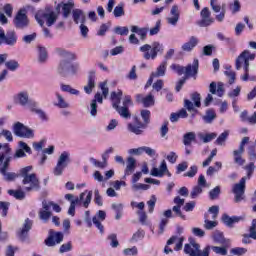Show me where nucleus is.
<instances>
[{"label":"nucleus","instance_id":"1","mask_svg":"<svg viewBox=\"0 0 256 256\" xmlns=\"http://www.w3.org/2000/svg\"><path fill=\"white\" fill-rule=\"evenodd\" d=\"M55 52L59 57H61V60L57 67V73L60 74L61 77H71L79 73V63L71 62L77 59L75 53L63 48H56Z\"/></svg>","mask_w":256,"mask_h":256},{"label":"nucleus","instance_id":"2","mask_svg":"<svg viewBox=\"0 0 256 256\" xmlns=\"http://www.w3.org/2000/svg\"><path fill=\"white\" fill-rule=\"evenodd\" d=\"M110 99L112 102L113 109L117 111L120 117H123V119H131V112H129V105H133V100H131L130 95H126L123 98V91L117 90V91L111 92ZM121 99H123V102H122L123 106H120Z\"/></svg>","mask_w":256,"mask_h":256},{"label":"nucleus","instance_id":"3","mask_svg":"<svg viewBox=\"0 0 256 256\" xmlns=\"http://www.w3.org/2000/svg\"><path fill=\"white\" fill-rule=\"evenodd\" d=\"M33 166H26L19 170V175L22 177V185L26 193L31 191H41V182L37 178V174L31 173Z\"/></svg>","mask_w":256,"mask_h":256},{"label":"nucleus","instance_id":"4","mask_svg":"<svg viewBox=\"0 0 256 256\" xmlns=\"http://www.w3.org/2000/svg\"><path fill=\"white\" fill-rule=\"evenodd\" d=\"M164 49L163 44L159 42L152 43V46L145 44L140 47V51L144 53L143 57L146 61H149V59H157L158 53H163Z\"/></svg>","mask_w":256,"mask_h":256},{"label":"nucleus","instance_id":"5","mask_svg":"<svg viewBox=\"0 0 256 256\" xmlns=\"http://www.w3.org/2000/svg\"><path fill=\"white\" fill-rule=\"evenodd\" d=\"M209 91L210 93L207 94L204 99V107H209L211 103H213V95H217L218 97H223V95H225V84H223V82H211Z\"/></svg>","mask_w":256,"mask_h":256},{"label":"nucleus","instance_id":"6","mask_svg":"<svg viewBox=\"0 0 256 256\" xmlns=\"http://www.w3.org/2000/svg\"><path fill=\"white\" fill-rule=\"evenodd\" d=\"M249 61H255V54L251 53L249 50H244L235 60L236 71H247L250 67Z\"/></svg>","mask_w":256,"mask_h":256},{"label":"nucleus","instance_id":"7","mask_svg":"<svg viewBox=\"0 0 256 256\" xmlns=\"http://www.w3.org/2000/svg\"><path fill=\"white\" fill-rule=\"evenodd\" d=\"M15 29L19 31H24L30 25L29 17L27 16V10L25 8L20 9L14 17L13 20Z\"/></svg>","mask_w":256,"mask_h":256},{"label":"nucleus","instance_id":"8","mask_svg":"<svg viewBox=\"0 0 256 256\" xmlns=\"http://www.w3.org/2000/svg\"><path fill=\"white\" fill-rule=\"evenodd\" d=\"M35 19L40 27H43V25H45V21H46V25L48 27H51L52 25H55V21H57V13H55L54 11H51V12L39 11L35 15ZM43 19H45V21H43Z\"/></svg>","mask_w":256,"mask_h":256},{"label":"nucleus","instance_id":"9","mask_svg":"<svg viewBox=\"0 0 256 256\" xmlns=\"http://www.w3.org/2000/svg\"><path fill=\"white\" fill-rule=\"evenodd\" d=\"M12 131L16 137H21L23 139H33V137H35L33 129L25 126V124L21 122H16L13 125Z\"/></svg>","mask_w":256,"mask_h":256},{"label":"nucleus","instance_id":"10","mask_svg":"<svg viewBox=\"0 0 256 256\" xmlns=\"http://www.w3.org/2000/svg\"><path fill=\"white\" fill-rule=\"evenodd\" d=\"M199 247L200 246L197 243L185 244L184 253L190 256H209V251H211V246H207L206 248H204L202 252L201 250H199Z\"/></svg>","mask_w":256,"mask_h":256},{"label":"nucleus","instance_id":"11","mask_svg":"<svg viewBox=\"0 0 256 256\" xmlns=\"http://www.w3.org/2000/svg\"><path fill=\"white\" fill-rule=\"evenodd\" d=\"M70 154L69 152L64 151L58 158V162L56 164V167L53 170V173L56 177H59V175H63V171H65V168L70 163Z\"/></svg>","mask_w":256,"mask_h":256},{"label":"nucleus","instance_id":"12","mask_svg":"<svg viewBox=\"0 0 256 256\" xmlns=\"http://www.w3.org/2000/svg\"><path fill=\"white\" fill-rule=\"evenodd\" d=\"M247 183V177L241 178L239 183L235 184L232 188V192L235 195V203H241L245 199V184Z\"/></svg>","mask_w":256,"mask_h":256},{"label":"nucleus","instance_id":"13","mask_svg":"<svg viewBox=\"0 0 256 256\" xmlns=\"http://www.w3.org/2000/svg\"><path fill=\"white\" fill-rule=\"evenodd\" d=\"M184 107L189 113L197 111L195 107H201V94H199V92H194L191 94V100L184 99Z\"/></svg>","mask_w":256,"mask_h":256},{"label":"nucleus","instance_id":"14","mask_svg":"<svg viewBox=\"0 0 256 256\" xmlns=\"http://www.w3.org/2000/svg\"><path fill=\"white\" fill-rule=\"evenodd\" d=\"M5 43L6 45H9L10 47H13L17 43V33H15L14 30H11L7 32L5 35V31L0 28V45H3Z\"/></svg>","mask_w":256,"mask_h":256},{"label":"nucleus","instance_id":"15","mask_svg":"<svg viewBox=\"0 0 256 256\" xmlns=\"http://www.w3.org/2000/svg\"><path fill=\"white\" fill-rule=\"evenodd\" d=\"M14 103L21 107H29L31 109L34 102L29 99V93L27 91H22L14 96Z\"/></svg>","mask_w":256,"mask_h":256},{"label":"nucleus","instance_id":"16","mask_svg":"<svg viewBox=\"0 0 256 256\" xmlns=\"http://www.w3.org/2000/svg\"><path fill=\"white\" fill-rule=\"evenodd\" d=\"M180 17L181 12L179 11V6L175 4L171 7L170 13L166 18V22L168 25H171L172 27H177V23H179Z\"/></svg>","mask_w":256,"mask_h":256},{"label":"nucleus","instance_id":"17","mask_svg":"<svg viewBox=\"0 0 256 256\" xmlns=\"http://www.w3.org/2000/svg\"><path fill=\"white\" fill-rule=\"evenodd\" d=\"M63 238V232L50 231L48 239L45 240V245L47 247H55V245L63 243Z\"/></svg>","mask_w":256,"mask_h":256},{"label":"nucleus","instance_id":"18","mask_svg":"<svg viewBox=\"0 0 256 256\" xmlns=\"http://www.w3.org/2000/svg\"><path fill=\"white\" fill-rule=\"evenodd\" d=\"M11 148H7L5 152L0 153V173L9 170L11 164Z\"/></svg>","mask_w":256,"mask_h":256},{"label":"nucleus","instance_id":"19","mask_svg":"<svg viewBox=\"0 0 256 256\" xmlns=\"http://www.w3.org/2000/svg\"><path fill=\"white\" fill-rule=\"evenodd\" d=\"M167 175V177H171V172H169V169L167 168V162L165 160H162L160 163L159 168H152L150 175L152 177H163V175Z\"/></svg>","mask_w":256,"mask_h":256},{"label":"nucleus","instance_id":"20","mask_svg":"<svg viewBox=\"0 0 256 256\" xmlns=\"http://www.w3.org/2000/svg\"><path fill=\"white\" fill-rule=\"evenodd\" d=\"M197 73H199V60L194 59L192 64H188L186 67H184V78L189 79V77H195Z\"/></svg>","mask_w":256,"mask_h":256},{"label":"nucleus","instance_id":"21","mask_svg":"<svg viewBox=\"0 0 256 256\" xmlns=\"http://www.w3.org/2000/svg\"><path fill=\"white\" fill-rule=\"evenodd\" d=\"M162 218L160 220L159 223V235H163V233H165V227H167L168 223H169V219L175 217L173 215V212L171 211V209H168L166 211H164V213L162 214Z\"/></svg>","mask_w":256,"mask_h":256},{"label":"nucleus","instance_id":"22","mask_svg":"<svg viewBox=\"0 0 256 256\" xmlns=\"http://www.w3.org/2000/svg\"><path fill=\"white\" fill-rule=\"evenodd\" d=\"M135 124H128V131L134 133V135H143V129H146L147 125L139 121V118L135 117Z\"/></svg>","mask_w":256,"mask_h":256},{"label":"nucleus","instance_id":"23","mask_svg":"<svg viewBox=\"0 0 256 256\" xmlns=\"http://www.w3.org/2000/svg\"><path fill=\"white\" fill-rule=\"evenodd\" d=\"M72 19L76 25H79V23L80 25L87 23V15L79 8L72 10Z\"/></svg>","mask_w":256,"mask_h":256},{"label":"nucleus","instance_id":"24","mask_svg":"<svg viewBox=\"0 0 256 256\" xmlns=\"http://www.w3.org/2000/svg\"><path fill=\"white\" fill-rule=\"evenodd\" d=\"M245 217L243 216H229L227 214L222 215V222L226 227H233L235 223H240V221H244Z\"/></svg>","mask_w":256,"mask_h":256},{"label":"nucleus","instance_id":"25","mask_svg":"<svg viewBox=\"0 0 256 256\" xmlns=\"http://www.w3.org/2000/svg\"><path fill=\"white\" fill-rule=\"evenodd\" d=\"M31 227H33V221L27 218L24 222L22 230L18 233L20 241H25L27 239L29 231H31Z\"/></svg>","mask_w":256,"mask_h":256},{"label":"nucleus","instance_id":"26","mask_svg":"<svg viewBox=\"0 0 256 256\" xmlns=\"http://www.w3.org/2000/svg\"><path fill=\"white\" fill-rule=\"evenodd\" d=\"M30 111L31 113H35V115H38L39 119L41 121H49V115L45 110L37 107V103L33 102L32 105L30 106Z\"/></svg>","mask_w":256,"mask_h":256},{"label":"nucleus","instance_id":"27","mask_svg":"<svg viewBox=\"0 0 256 256\" xmlns=\"http://www.w3.org/2000/svg\"><path fill=\"white\" fill-rule=\"evenodd\" d=\"M106 217L107 213H105V211L103 210H99L96 213V216L92 218V222L94 223V225H96L97 229H99L100 233H103V224H101L100 221H105Z\"/></svg>","mask_w":256,"mask_h":256},{"label":"nucleus","instance_id":"28","mask_svg":"<svg viewBox=\"0 0 256 256\" xmlns=\"http://www.w3.org/2000/svg\"><path fill=\"white\" fill-rule=\"evenodd\" d=\"M212 240L214 241V243H216L217 245H229V240L225 238V236L223 235V232L219 231V230H215L212 233Z\"/></svg>","mask_w":256,"mask_h":256},{"label":"nucleus","instance_id":"29","mask_svg":"<svg viewBox=\"0 0 256 256\" xmlns=\"http://www.w3.org/2000/svg\"><path fill=\"white\" fill-rule=\"evenodd\" d=\"M199 43V39L195 36H191L188 42H185L182 46L181 49L184 51V53H191L195 47H197V44Z\"/></svg>","mask_w":256,"mask_h":256},{"label":"nucleus","instance_id":"30","mask_svg":"<svg viewBox=\"0 0 256 256\" xmlns=\"http://www.w3.org/2000/svg\"><path fill=\"white\" fill-rule=\"evenodd\" d=\"M95 79V72H90L88 75L87 85L84 86V91L87 95H91V93H93V88L97 85Z\"/></svg>","mask_w":256,"mask_h":256},{"label":"nucleus","instance_id":"31","mask_svg":"<svg viewBox=\"0 0 256 256\" xmlns=\"http://www.w3.org/2000/svg\"><path fill=\"white\" fill-rule=\"evenodd\" d=\"M85 195H87V191L82 192L80 194V197H76L73 194H66L64 196V198L66 199V201H70L71 205H81V202L83 201V199H85Z\"/></svg>","mask_w":256,"mask_h":256},{"label":"nucleus","instance_id":"32","mask_svg":"<svg viewBox=\"0 0 256 256\" xmlns=\"http://www.w3.org/2000/svg\"><path fill=\"white\" fill-rule=\"evenodd\" d=\"M73 7H75V2H73V0H70L67 3L62 4V15L64 19H69V15H71Z\"/></svg>","mask_w":256,"mask_h":256},{"label":"nucleus","instance_id":"33","mask_svg":"<svg viewBox=\"0 0 256 256\" xmlns=\"http://www.w3.org/2000/svg\"><path fill=\"white\" fill-rule=\"evenodd\" d=\"M137 167V160L133 157H128L126 161L125 175H131Z\"/></svg>","mask_w":256,"mask_h":256},{"label":"nucleus","instance_id":"34","mask_svg":"<svg viewBox=\"0 0 256 256\" xmlns=\"http://www.w3.org/2000/svg\"><path fill=\"white\" fill-rule=\"evenodd\" d=\"M165 73H167V60L163 61L155 72H152V77H165Z\"/></svg>","mask_w":256,"mask_h":256},{"label":"nucleus","instance_id":"35","mask_svg":"<svg viewBox=\"0 0 256 256\" xmlns=\"http://www.w3.org/2000/svg\"><path fill=\"white\" fill-rule=\"evenodd\" d=\"M38 51V62L40 63H47V59H49V54L47 53V48L43 46L37 47Z\"/></svg>","mask_w":256,"mask_h":256},{"label":"nucleus","instance_id":"36","mask_svg":"<svg viewBox=\"0 0 256 256\" xmlns=\"http://www.w3.org/2000/svg\"><path fill=\"white\" fill-rule=\"evenodd\" d=\"M143 239H145V230L138 229L129 239V243H139V241H143Z\"/></svg>","mask_w":256,"mask_h":256},{"label":"nucleus","instance_id":"37","mask_svg":"<svg viewBox=\"0 0 256 256\" xmlns=\"http://www.w3.org/2000/svg\"><path fill=\"white\" fill-rule=\"evenodd\" d=\"M56 99L57 102L54 103L55 107L59 109H69V102L65 101V98L61 94L56 93Z\"/></svg>","mask_w":256,"mask_h":256},{"label":"nucleus","instance_id":"38","mask_svg":"<svg viewBox=\"0 0 256 256\" xmlns=\"http://www.w3.org/2000/svg\"><path fill=\"white\" fill-rule=\"evenodd\" d=\"M198 138L203 143H211L213 139H217V133L215 132L208 133V134L198 133Z\"/></svg>","mask_w":256,"mask_h":256},{"label":"nucleus","instance_id":"39","mask_svg":"<svg viewBox=\"0 0 256 256\" xmlns=\"http://www.w3.org/2000/svg\"><path fill=\"white\" fill-rule=\"evenodd\" d=\"M229 133V130H225L224 132H222L215 140V144L223 147L227 142V139H229Z\"/></svg>","mask_w":256,"mask_h":256},{"label":"nucleus","instance_id":"40","mask_svg":"<svg viewBox=\"0 0 256 256\" xmlns=\"http://www.w3.org/2000/svg\"><path fill=\"white\" fill-rule=\"evenodd\" d=\"M217 225V221L209 220V214L204 215V229H206L207 231H211L212 229H215Z\"/></svg>","mask_w":256,"mask_h":256},{"label":"nucleus","instance_id":"41","mask_svg":"<svg viewBox=\"0 0 256 256\" xmlns=\"http://www.w3.org/2000/svg\"><path fill=\"white\" fill-rule=\"evenodd\" d=\"M3 176L4 181H15V179H18V177H21V175L15 173V172H7V170H5L4 172L0 173Z\"/></svg>","mask_w":256,"mask_h":256},{"label":"nucleus","instance_id":"42","mask_svg":"<svg viewBox=\"0 0 256 256\" xmlns=\"http://www.w3.org/2000/svg\"><path fill=\"white\" fill-rule=\"evenodd\" d=\"M52 216L53 214L51 213V211L40 210L38 212V217L41 221H43V223H49V219H51Z\"/></svg>","mask_w":256,"mask_h":256},{"label":"nucleus","instance_id":"43","mask_svg":"<svg viewBox=\"0 0 256 256\" xmlns=\"http://www.w3.org/2000/svg\"><path fill=\"white\" fill-rule=\"evenodd\" d=\"M195 139H196L195 132H188L183 136V144L187 147L191 145V143H193Z\"/></svg>","mask_w":256,"mask_h":256},{"label":"nucleus","instance_id":"44","mask_svg":"<svg viewBox=\"0 0 256 256\" xmlns=\"http://www.w3.org/2000/svg\"><path fill=\"white\" fill-rule=\"evenodd\" d=\"M8 195L16 198L18 201H23L25 199V191L23 190H8Z\"/></svg>","mask_w":256,"mask_h":256},{"label":"nucleus","instance_id":"45","mask_svg":"<svg viewBox=\"0 0 256 256\" xmlns=\"http://www.w3.org/2000/svg\"><path fill=\"white\" fill-rule=\"evenodd\" d=\"M112 209L116 213V215H115L116 221H119V219H121V217H123V204L113 203Z\"/></svg>","mask_w":256,"mask_h":256},{"label":"nucleus","instance_id":"46","mask_svg":"<svg viewBox=\"0 0 256 256\" xmlns=\"http://www.w3.org/2000/svg\"><path fill=\"white\" fill-rule=\"evenodd\" d=\"M229 245L227 244L222 245V247L219 246H211L210 249H212V251H214V253H216L217 255H227V249H229Z\"/></svg>","mask_w":256,"mask_h":256},{"label":"nucleus","instance_id":"47","mask_svg":"<svg viewBox=\"0 0 256 256\" xmlns=\"http://www.w3.org/2000/svg\"><path fill=\"white\" fill-rule=\"evenodd\" d=\"M229 9L232 15L239 13V11H241V2H239V0H234L233 3L229 4Z\"/></svg>","mask_w":256,"mask_h":256},{"label":"nucleus","instance_id":"48","mask_svg":"<svg viewBox=\"0 0 256 256\" xmlns=\"http://www.w3.org/2000/svg\"><path fill=\"white\" fill-rule=\"evenodd\" d=\"M142 105L143 107H153V105H155V97L153 94H148L146 97H144Z\"/></svg>","mask_w":256,"mask_h":256},{"label":"nucleus","instance_id":"49","mask_svg":"<svg viewBox=\"0 0 256 256\" xmlns=\"http://www.w3.org/2000/svg\"><path fill=\"white\" fill-rule=\"evenodd\" d=\"M37 39V33L33 32L31 34H26L22 37L23 43L26 45H31Z\"/></svg>","mask_w":256,"mask_h":256},{"label":"nucleus","instance_id":"50","mask_svg":"<svg viewBox=\"0 0 256 256\" xmlns=\"http://www.w3.org/2000/svg\"><path fill=\"white\" fill-rule=\"evenodd\" d=\"M224 75L228 78L229 85H233V83H235V79H237V73H235V71L226 70L224 71Z\"/></svg>","mask_w":256,"mask_h":256},{"label":"nucleus","instance_id":"51","mask_svg":"<svg viewBox=\"0 0 256 256\" xmlns=\"http://www.w3.org/2000/svg\"><path fill=\"white\" fill-rule=\"evenodd\" d=\"M5 67L9 70V71H16L19 69V62H17L16 60H9L5 62Z\"/></svg>","mask_w":256,"mask_h":256},{"label":"nucleus","instance_id":"52","mask_svg":"<svg viewBox=\"0 0 256 256\" xmlns=\"http://www.w3.org/2000/svg\"><path fill=\"white\" fill-rule=\"evenodd\" d=\"M177 242V236H172L168 241H167V244L164 248V253L166 255H169V253H173V249H171L169 247V245H173V243H176Z\"/></svg>","mask_w":256,"mask_h":256},{"label":"nucleus","instance_id":"53","mask_svg":"<svg viewBox=\"0 0 256 256\" xmlns=\"http://www.w3.org/2000/svg\"><path fill=\"white\" fill-rule=\"evenodd\" d=\"M61 89L65 93H70V95H79V90L72 88L71 85L62 84Z\"/></svg>","mask_w":256,"mask_h":256},{"label":"nucleus","instance_id":"54","mask_svg":"<svg viewBox=\"0 0 256 256\" xmlns=\"http://www.w3.org/2000/svg\"><path fill=\"white\" fill-rule=\"evenodd\" d=\"M219 195H221V187H219V186H216L214 189H212L209 192V197H210L211 201H215V199H218Z\"/></svg>","mask_w":256,"mask_h":256},{"label":"nucleus","instance_id":"55","mask_svg":"<svg viewBox=\"0 0 256 256\" xmlns=\"http://www.w3.org/2000/svg\"><path fill=\"white\" fill-rule=\"evenodd\" d=\"M140 115L144 121V125H149L150 121H151V111L149 110H142L140 112Z\"/></svg>","mask_w":256,"mask_h":256},{"label":"nucleus","instance_id":"56","mask_svg":"<svg viewBox=\"0 0 256 256\" xmlns=\"http://www.w3.org/2000/svg\"><path fill=\"white\" fill-rule=\"evenodd\" d=\"M215 117H217V115H215V111L208 110L206 112V115L203 116V119H204L205 123H213V120L215 119Z\"/></svg>","mask_w":256,"mask_h":256},{"label":"nucleus","instance_id":"57","mask_svg":"<svg viewBox=\"0 0 256 256\" xmlns=\"http://www.w3.org/2000/svg\"><path fill=\"white\" fill-rule=\"evenodd\" d=\"M90 163L94 165V167H98V169H105L107 167V161H99L95 158H90Z\"/></svg>","mask_w":256,"mask_h":256},{"label":"nucleus","instance_id":"58","mask_svg":"<svg viewBox=\"0 0 256 256\" xmlns=\"http://www.w3.org/2000/svg\"><path fill=\"white\" fill-rule=\"evenodd\" d=\"M139 253V250L137 249V246H133L132 248H125L123 250V254L126 256H137Z\"/></svg>","mask_w":256,"mask_h":256},{"label":"nucleus","instance_id":"59","mask_svg":"<svg viewBox=\"0 0 256 256\" xmlns=\"http://www.w3.org/2000/svg\"><path fill=\"white\" fill-rule=\"evenodd\" d=\"M114 17H123L125 15V10L123 9V4H119L114 8Z\"/></svg>","mask_w":256,"mask_h":256},{"label":"nucleus","instance_id":"60","mask_svg":"<svg viewBox=\"0 0 256 256\" xmlns=\"http://www.w3.org/2000/svg\"><path fill=\"white\" fill-rule=\"evenodd\" d=\"M133 191H147L149 189V185L142 183H134L132 184Z\"/></svg>","mask_w":256,"mask_h":256},{"label":"nucleus","instance_id":"61","mask_svg":"<svg viewBox=\"0 0 256 256\" xmlns=\"http://www.w3.org/2000/svg\"><path fill=\"white\" fill-rule=\"evenodd\" d=\"M212 23H215L213 18H202L201 21L198 22V25L199 27H209Z\"/></svg>","mask_w":256,"mask_h":256},{"label":"nucleus","instance_id":"62","mask_svg":"<svg viewBox=\"0 0 256 256\" xmlns=\"http://www.w3.org/2000/svg\"><path fill=\"white\" fill-rule=\"evenodd\" d=\"M170 69H172V71H175V73H177V75H183V73H185V67H183L179 64H172L170 66Z\"/></svg>","mask_w":256,"mask_h":256},{"label":"nucleus","instance_id":"63","mask_svg":"<svg viewBox=\"0 0 256 256\" xmlns=\"http://www.w3.org/2000/svg\"><path fill=\"white\" fill-rule=\"evenodd\" d=\"M210 7L214 13H221V6L218 0H210Z\"/></svg>","mask_w":256,"mask_h":256},{"label":"nucleus","instance_id":"64","mask_svg":"<svg viewBox=\"0 0 256 256\" xmlns=\"http://www.w3.org/2000/svg\"><path fill=\"white\" fill-rule=\"evenodd\" d=\"M250 237L251 239H256V219L252 220V224L250 227Z\"/></svg>","mask_w":256,"mask_h":256}]
</instances>
